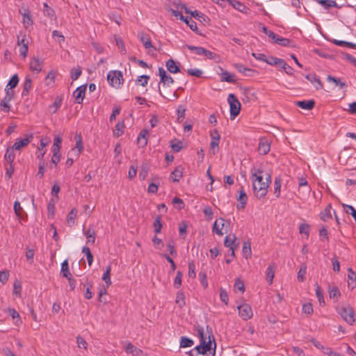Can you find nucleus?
I'll use <instances>...</instances> for the list:
<instances>
[{
    "label": "nucleus",
    "mask_w": 356,
    "mask_h": 356,
    "mask_svg": "<svg viewBox=\"0 0 356 356\" xmlns=\"http://www.w3.org/2000/svg\"><path fill=\"white\" fill-rule=\"evenodd\" d=\"M107 81L112 87L120 88L124 81L122 72L119 70L108 72L107 74Z\"/></svg>",
    "instance_id": "4"
},
{
    "label": "nucleus",
    "mask_w": 356,
    "mask_h": 356,
    "mask_svg": "<svg viewBox=\"0 0 356 356\" xmlns=\"http://www.w3.org/2000/svg\"><path fill=\"white\" fill-rule=\"evenodd\" d=\"M275 264H270L268 266V268L266 269V280L269 284H271L273 283V278L275 277Z\"/></svg>",
    "instance_id": "21"
},
{
    "label": "nucleus",
    "mask_w": 356,
    "mask_h": 356,
    "mask_svg": "<svg viewBox=\"0 0 356 356\" xmlns=\"http://www.w3.org/2000/svg\"><path fill=\"white\" fill-rule=\"evenodd\" d=\"M309 230H310V228L307 224L302 223L300 225L299 233L300 234H305L307 238H308V236L309 235Z\"/></svg>",
    "instance_id": "54"
},
{
    "label": "nucleus",
    "mask_w": 356,
    "mask_h": 356,
    "mask_svg": "<svg viewBox=\"0 0 356 356\" xmlns=\"http://www.w3.org/2000/svg\"><path fill=\"white\" fill-rule=\"evenodd\" d=\"M34 250L30 248H26V258L29 261L30 264L33 263Z\"/></svg>",
    "instance_id": "60"
},
{
    "label": "nucleus",
    "mask_w": 356,
    "mask_h": 356,
    "mask_svg": "<svg viewBox=\"0 0 356 356\" xmlns=\"http://www.w3.org/2000/svg\"><path fill=\"white\" fill-rule=\"evenodd\" d=\"M111 270V265H108L106 268V271L102 275V280L104 281L107 286H109L111 284V280L110 277Z\"/></svg>",
    "instance_id": "37"
},
{
    "label": "nucleus",
    "mask_w": 356,
    "mask_h": 356,
    "mask_svg": "<svg viewBox=\"0 0 356 356\" xmlns=\"http://www.w3.org/2000/svg\"><path fill=\"white\" fill-rule=\"evenodd\" d=\"M22 291V285L19 281H15L13 286V293L20 296Z\"/></svg>",
    "instance_id": "63"
},
{
    "label": "nucleus",
    "mask_w": 356,
    "mask_h": 356,
    "mask_svg": "<svg viewBox=\"0 0 356 356\" xmlns=\"http://www.w3.org/2000/svg\"><path fill=\"white\" fill-rule=\"evenodd\" d=\"M83 234L86 236L87 238V243H91L94 244L95 242V232L93 229L91 227H89L88 229L85 230V229H83Z\"/></svg>",
    "instance_id": "23"
},
{
    "label": "nucleus",
    "mask_w": 356,
    "mask_h": 356,
    "mask_svg": "<svg viewBox=\"0 0 356 356\" xmlns=\"http://www.w3.org/2000/svg\"><path fill=\"white\" fill-rule=\"evenodd\" d=\"M62 104V99L60 98H56L54 102L49 106V111L52 113H56L58 109L60 107Z\"/></svg>",
    "instance_id": "47"
},
{
    "label": "nucleus",
    "mask_w": 356,
    "mask_h": 356,
    "mask_svg": "<svg viewBox=\"0 0 356 356\" xmlns=\"http://www.w3.org/2000/svg\"><path fill=\"white\" fill-rule=\"evenodd\" d=\"M8 313L13 320H15V324L19 325L22 323V321L18 312L13 308L8 309Z\"/></svg>",
    "instance_id": "32"
},
{
    "label": "nucleus",
    "mask_w": 356,
    "mask_h": 356,
    "mask_svg": "<svg viewBox=\"0 0 356 356\" xmlns=\"http://www.w3.org/2000/svg\"><path fill=\"white\" fill-rule=\"evenodd\" d=\"M291 41L289 39L279 36L275 43L282 47H289L291 45Z\"/></svg>",
    "instance_id": "57"
},
{
    "label": "nucleus",
    "mask_w": 356,
    "mask_h": 356,
    "mask_svg": "<svg viewBox=\"0 0 356 356\" xmlns=\"http://www.w3.org/2000/svg\"><path fill=\"white\" fill-rule=\"evenodd\" d=\"M348 286L354 289L356 286V273L351 269H348Z\"/></svg>",
    "instance_id": "29"
},
{
    "label": "nucleus",
    "mask_w": 356,
    "mask_h": 356,
    "mask_svg": "<svg viewBox=\"0 0 356 356\" xmlns=\"http://www.w3.org/2000/svg\"><path fill=\"white\" fill-rule=\"evenodd\" d=\"M327 81L329 82H333L336 86H339L340 88L346 86L345 83L342 82L340 79L332 76L331 75L327 76Z\"/></svg>",
    "instance_id": "49"
},
{
    "label": "nucleus",
    "mask_w": 356,
    "mask_h": 356,
    "mask_svg": "<svg viewBox=\"0 0 356 356\" xmlns=\"http://www.w3.org/2000/svg\"><path fill=\"white\" fill-rule=\"evenodd\" d=\"M196 330L200 339V343L193 349L195 355L202 354L206 356H214L216 344L211 327L207 325L205 330L203 327L197 325Z\"/></svg>",
    "instance_id": "1"
},
{
    "label": "nucleus",
    "mask_w": 356,
    "mask_h": 356,
    "mask_svg": "<svg viewBox=\"0 0 356 356\" xmlns=\"http://www.w3.org/2000/svg\"><path fill=\"white\" fill-rule=\"evenodd\" d=\"M316 297L318 300L320 305L324 304L325 301H324L323 291H321V287L318 286L316 289Z\"/></svg>",
    "instance_id": "62"
},
{
    "label": "nucleus",
    "mask_w": 356,
    "mask_h": 356,
    "mask_svg": "<svg viewBox=\"0 0 356 356\" xmlns=\"http://www.w3.org/2000/svg\"><path fill=\"white\" fill-rule=\"evenodd\" d=\"M221 81L227 83H234L236 82L235 75L226 70H222L220 74Z\"/></svg>",
    "instance_id": "19"
},
{
    "label": "nucleus",
    "mask_w": 356,
    "mask_h": 356,
    "mask_svg": "<svg viewBox=\"0 0 356 356\" xmlns=\"http://www.w3.org/2000/svg\"><path fill=\"white\" fill-rule=\"evenodd\" d=\"M318 3L326 9L337 6L336 1L334 0H318Z\"/></svg>",
    "instance_id": "40"
},
{
    "label": "nucleus",
    "mask_w": 356,
    "mask_h": 356,
    "mask_svg": "<svg viewBox=\"0 0 356 356\" xmlns=\"http://www.w3.org/2000/svg\"><path fill=\"white\" fill-rule=\"evenodd\" d=\"M76 138V148L78 149L79 154L81 153L83 149V145L82 144V140L81 135H78L75 137Z\"/></svg>",
    "instance_id": "61"
},
{
    "label": "nucleus",
    "mask_w": 356,
    "mask_h": 356,
    "mask_svg": "<svg viewBox=\"0 0 356 356\" xmlns=\"http://www.w3.org/2000/svg\"><path fill=\"white\" fill-rule=\"evenodd\" d=\"M194 344L193 340L186 337H181L180 339V348L191 347Z\"/></svg>",
    "instance_id": "38"
},
{
    "label": "nucleus",
    "mask_w": 356,
    "mask_h": 356,
    "mask_svg": "<svg viewBox=\"0 0 356 356\" xmlns=\"http://www.w3.org/2000/svg\"><path fill=\"white\" fill-rule=\"evenodd\" d=\"M148 136L149 132L146 129H143L138 134L137 143L140 147H144L147 145Z\"/></svg>",
    "instance_id": "15"
},
{
    "label": "nucleus",
    "mask_w": 356,
    "mask_h": 356,
    "mask_svg": "<svg viewBox=\"0 0 356 356\" xmlns=\"http://www.w3.org/2000/svg\"><path fill=\"white\" fill-rule=\"evenodd\" d=\"M32 88V79L29 76H26L25 79L23 83V90L22 92V96H28L30 92V90Z\"/></svg>",
    "instance_id": "17"
},
{
    "label": "nucleus",
    "mask_w": 356,
    "mask_h": 356,
    "mask_svg": "<svg viewBox=\"0 0 356 356\" xmlns=\"http://www.w3.org/2000/svg\"><path fill=\"white\" fill-rule=\"evenodd\" d=\"M229 3L236 10L241 13H247L249 10L246 6L237 0H230Z\"/></svg>",
    "instance_id": "26"
},
{
    "label": "nucleus",
    "mask_w": 356,
    "mask_h": 356,
    "mask_svg": "<svg viewBox=\"0 0 356 356\" xmlns=\"http://www.w3.org/2000/svg\"><path fill=\"white\" fill-rule=\"evenodd\" d=\"M182 176L183 168L181 166H178L171 172L170 179L174 182H177L182 177Z\"/></svg>",
    "instance_id": "22"
},
{
    "label": "nucleus",
    "mask_w": 356,
    "mask_h": 356,
    "mask_svg": "<svg viewBox=\"0 0 356 356\" xmlns=\"http://www.w3.org/2000/svg\"><path fill=\"white\" fill-rule=\"evenodd\" d=\"M306 79L309 80L316 90L322 89L323 86L319 78L314 74H309L306 75Z\"/></svg>",
    "instance_id": "18"
},
{
    "label": "nucleus",
    "mask_w": 356,
    "mask_h": 356,
    "mask_svg": "<svg viewBox=\"0 0 356 356\" xmlns=\"http://www.w3.org/2000/svg\"><path fill=\"white\" fill-rule=\"evenodd\" d=\"M191 15L194 17H195L196 19H199L200 21H205L206 20V15H204L203 13L197 11V10H194L193 12H191Z\"/></svg>",
    "instance_id": "64"
},
{
    "label": "nucleus",
    "mask_w": 356,
    "mask_h": 356,
    "mask_svg": "<svg viewBox=\"0 0 356 356\" xmlns=\"http://www.w3.org/2000/svg\"><path fill=\"white\" fill-rule=\"evenodd\" d=\"M227 102L230 108V118L234 119L240 113L241 103L234 94H229L227 97Z\"/></svg>",
    "instance_id": "5"
},
{
    "label": "nucleus",
    "mask_w": 356,
    "mask_h": 356,
    "mask_svg": "<svg viewBox=\"0 0 356 356\" xmlns=\"http://www.w3.org/2000/svg\"><path fill=\"white\" fill-rule=\"evenodd\" d=\"M154 228L156 234H159L161 232L162 229V223H161V218L160 216H157L154 222Z\"/></svg>",
    "instance_id": "51"
},
{
    "label": "nucleus",
    "mask_w": 356,
    "mask_h": 356,
    "mask_svg": "<svg viewBox=\"0 0 356 356\" xmlns=\"http://www.w3.org/2000/svg\"><path fill=\"white\" fill-rule=\"evenodd\" d=\"M238 200L241 204V208L243 209L245 207L248 201L247 195L243 189L240 191Z\"/></svg>",
    "instance_id": "39"
},
{
    "label": "nucleus",
    "mask_w": 356,
    "mask_h": 356,
    "mask_svg": "<svg viewBox=\"0 0 356 356\" xmlns=\"http://www.w3.org/2000/svg\"><path fill=\"white\" fill-rule=\"evenodd\" d=\"M18 83L19 77L17 74H14L10 79L8 83L6 86V89H10V90H13V88H15Z\"/></svg>",
    "instance_id": "43"
},
{
    "label": "nucleus",
    "mask_w": 356,
    "mask_h": 356,
    "mask_svg": "<svg viewBox=\"0 0 356 356\" xmlns=\"http://www.w3.org/2000/svg\"><path fill=\"white\" fill-rule=\"evenodd\" d=\"M149 79V76L142 75L137 78V79L136 80V82L137 83L141 85L142 86H145L147 84Z\"/></svg>",
    "instance_id": "55"
},
{
    "label": "nucleus",
    "mask_w": 356,
    "mask_h": 356,
    "mask_svg": "<svg viewBox=\"0 0 356 356\" xmlns=\"http://www.w3.org/2000/svg\"><path fill=\"white\" fill-rule=\"evenodd\" d=\"M235 240H236V236L234 235H233V236L228 235L225 238L224 244L226 247L232 248L235 247L234 246Z\"/></svg>",
    "instance_id": "46"
},
{
    "label": "nucleus",
    "mask_w": 356,
    "mask_h": 356,
    "mask_svg": "<svg viewBox=\"0 0 356 356\" xmlns=\"http://www.w3.org/2000/svg\"><path fill=\"white\" fill-rule=\"evenodd\" d=\"M77 215V210L72 209L67 216V223L68 226L72 227L75 223V218Z\"/></svg>",
    "instance_id": "30"
},
{
    "label": "nucleus",
    "mask_w": 356,
    "mask_h": 356,
    "mask_svg": "<svg viewBox=\"0 0 356 356\" xmlns=\"http://www.w3.org/2000/svg\"><path fill=\"white\" fill-rule=\"evenodd\" d=\"M81 73L82 71L80 67H74L71 70L70 77L72 79V81H75L79 79Z\"/></svg>",
    "instance_id": "50"
},
{
    "label": "nucleus",
    "mask_w": 356,
    "mask_h": 356,
    "mask_svg": "<svg viewBox=\"0 0 356 356\" xmlns=\"http://www.w3.org/2000/svg\"><path fill=\"white\" fill-rule=\"evenodd\" d=\"M182 273L180 271L177 273V275L175 278L173 286L175 289H179L181 285Z\"/></svg>",
    "instance_id": "56"
},
{
    "label": "nucleus",
    "mask_w": 356,
    "mask_h": 356,
    "mask_svg": "<svg viewBox=\"0 0 356 356\" xmlns=\"http://www.w3.org/2000/svg\"><path fill=\"white\" fill-rule=\"evenodd\" d=\"M189 27L190 29L195 32L198 33V28L197 26V24L193 19L190 17H186V18L183 20Z\"/></svg>",
    "instance_id": "34"
},
{
    "label": "nucleus",
    "mask_w": 356,
    "mask_h": 356,
    "mask_svg": "<svg viewBox=\"0 0 356 356\" xmlns=\"http://www.w3.org/2000/svg\"><path fill=\"white\" fill-rule=\"evenodd\" d=\"M275 191L274 193L277 197L280 196L282 186V179L280 177H276L274 181Z\"/></svg>",
    "instance_id": "33"
},
{
    "label": "nucleus",
    "mask_w": 356,
    "mask_h": 356,
    "mask_svg": "<svg viewBox=\"0 0 356 356\" xmlns=\"http://www.w3.org/2000/svg\"><path fill=\"white\" fill-rule=\"evenodd\" d=\"M329 295L330 298H333L335 300H338L341 296L339 289L336 286L329 287Z\"/></svg>",
    "instance_id": "44"
},
{
    "label": "nucleus",
    "mask_w": 356,
    "mask_h": 356,
    "mask_svg": "<svg viewBox=\"0 0 356 356\" xmlns=\"http://www.w3.org/2000/svg\"><path fill=\"white\" fill-rule=\"evenodd\" d=\"M235 69H236L240 73L243 74L245 76H251L254 72V70L245 67L243 65L240 63H235L234 65Z\"/></svg>",
    "instance_id": "24"
},
{
    "label": "nucleus",
    "mask_w": 356,
    "mask_h": 356,
    "mask_svg": "<svg viewBox=\"0 0 356 356\" xmlns=\"http://www.w3.org/2000/svg\"><path fill=\"white\" fill-rule=\"evenodd\" d=\"M251 246L249 242H245L243 245V254L244 257L247 259L251 255Z\"/></svg>",
    "instance_id": "52"
},
{
    "label": "nucleus",
    "mask_w": 356,
    "mask_h": 356,
    "mask_svg": "<svg viewBox=\"0 0 356 356\" xmlns=\"http://www.w3.org/2000/svg\"><path fill=\"white\" fill-rule=\"evenodd\" d=\"M141 42L146 49L149 51L155 50V48L152 46L150 38L147 35L141 37Z\"/></svg>",
    "instance_id": "36"
},
{
    "label": "nucleus",
    "mask_w": 356,
    "mask_h": 356,
    "mask_svg": "<svg viewBox=\"0 0 356 356\" xmlns=\"http://www.w3.org/2000/svg\"><path fill=\"white\" fill-rule=\"evenodd\" d=\"M125 350L127 353L131 354L133 356H146L141 349L136 347L130 342L125 346Z\"/></svg>",
    "instance_id": "12"
},
{
    "label": "nucleus",
    "mask_w": 356,
    "mask_h": 356,
    "mask_svg": "<svg viewBox=\"0 0 356 356\" xmlns=\"http://www.w3.org/2000/svg\"><path fill=\"white\" fill-rule=\"evenodd\" d=\"M220 300L224 302L226 305L228 304L229 297L225 289H220Z\"/></svg>",
    "instance_id": "59"
},
{
    "label": "nucleus",
    "mask_w": 356,
    "mask_h": 356,
    "mask_svg": "<svg viewBox=\"0 0 356 356\" xmlns=\"http://www.w3.org/2000/svg\"><path fill=\"white\" fill-rule=\"evenodd\" d=\"M175 302L180 308L185 305V297L183 292L178 291L177 293Z\"/></svg>",
    "instance_id": "48"
},
{
    "label": "nucleus",
    "mask_w": 356,
    "mask_h": 356,
    "mask_svg": "<svg viewBox=\"0 0 356 356\" xmlns=\"http://www.w3.org/2000/svg\"><path fill=\"white\" fill-rule=\"evenodd\" d=\"M6 95L0 102L1 110L5 113H8L10 111V102L13 99L14 97V91L10 90V89H5Z\"/></svg>",
    "instance_id": "6"
},
{
    "label": "nucleus",
    "mask_w": 356,
    "mask_h": 356,
    "mask_svg": "<svg viewBox=\"0 0 356 356\" xmlns=\"http://www.w3.org/2000/svg\"><path fill=\"white\" fill-rule=\"evenodd\" d=\"M14 151L15 149H13L12 147H9L7 148L6 154L4 155L5 160L10 164H12L15 159Z\"/></svg>",
    "instance_id": "28"
},
{
    "label": "nucleus",
    "mask_w": 356,
    "mask_h": 356,
    "mask_svg": "<svg viewBox=\"0 0 356 356\" xmlns=\"http://www.w3.org/2000/svg\"><path fill=\"white\" fill-rule=\"evenodd\" d=\"M225 220L223 218L217 219L213 224V232L219 236H222V228L225 226Z\"/></svg>",
    "instance_id": "16"
},
{
    "label": "nucleus",
    "mask_w": 356,
    "mask_h": 356,
    "mask_svg": "<svg viewBox=\"0 0 356 356\" xmlns=\"http://www.w3.org/2000/svg\"><path fill=\"white\" fill-rule=\"evenodd\" d=\"M337 312L348 324L353 325L355 321V311L350 305H344L339 307Z\"/></svg>",
    "instance_id": "3"
},
{
    "label": "nucleus",
    "mask_w": 356,
    "mask_h": 356,
    "mask_svg": "<svg viewBox=\"0 0 356 356\" xmlns=\"http://www.w3.org/2000/svg\"><path fill=\"white\" fill-rule=\"evenodd\" d=\"M165 66L167 67V70L170 73L175 74L180 71L179 66L176 64L175 61L172 58L167 60Z\"/></svg>",
    "instance_id": "27"
},
{
    "label": "nucleus",
    "mask_w": 356,
    "mask_h": 356,
    "mask_svg": "<svg viewBox=\"0 0 356 356\" xmlns=\"http://www.w3.org/2000/svg\"><path fill=\"white\" fill-rule=\"evenodd\" d=\"M61 273L63 274V276L66 278L70 277V276L72 275L69 270L68 262L67 260H65L61 264Z\"/></svg>",
    "instance_id": "45"
},
{
    "label": "nucleus",
    "mask_w": 356,
    "mask_h": 356,
    "mask_svg": "<svg viewBox=\"0 0 356 356\" xmlns=\"http://www.w3.org/2000/svg\"><path fill=\"white\" fill-rule=\"evenodd\" d=\"M254 195L258 198L264 197L271 184V174L260 167H254L250 170Z\"/></svg>",
    "instance_id": "2"
},
{
    "label": "nucleus",
    "mask_w": 356,
    "mask_h": 356,
    "mask_svg": "<svg viewBox=\"0 0 356 356\" xmlns=\"http://www.w3.org/2000/svg\"><path fill=\"white\" fill-rule=\"evenodd\" d=\"M277 62L282 63V58H276V57H274V56H270L268 57L266 56V61H265V63H268V65H278Z\"/></svg>",
    "instance_id": "53"
},
{
    "label": "nucleus",
    "mask_w": 356,
    "mask_h": 356,
    "mask_svg": "<svg viewBox=\"0 0 356 356\" xmlns=\"http://www.w3.org/2000/svg\"><path fill=\"white\" fill-rule=\"evenodd\" d=\"M30 143L31 139L29 137L18 138L11 147L16 151H20L22 148L26 147Z\"/></svg>",
    "instance_id": "13"
},
{
    "label": "nucleus",
    "mask_w": 356,
    "mask_h": 356,
    "mask_svg": "<svg viewBox=\"0 0 356 356\" xmlns=\"http://www.w3.org/2000/svg\"><path fill=\"white\" fill-rule=\"evenodd\" d=\"M62 139L59 136H54V143L51 147L52 152H60L61 147Z\"/></svg>",
    "instance_id": "31"
},
{
    "label": "nucleus",
    "mask_w": 356,
    "mask_h": 356,
    "mask_svg": "<svg viewBox=\"0 0 356 356\" xmlns=\"http://www.w3.org/2000/svg\"><path fill=\"white\" fill-rule=\"evenodd\" d=\"M296 105L304 110H312L315 105V102L312 99L307 101H298L296 102Z\"/></svg>",
    "instance_id": "20"
},
{
    "label": "nucleus",
    "mask_w": 356,
    "mask_h": 356,
    "mask_svg": "<svg viewBox=\"0 0 356 356\" xmlns=\"http://www.w3.org/2000/svg\"><path fill=\"white\" fill-rule=\"evenodd\" d=\"M86 85H82L74 91L73 97L76 104H81L83 102L86 92Z\"/></svg>",
    "instance_id": "10"
},
{
    "label": "nucleus",
    "mask_w": 356,
    "mask_h": 356,
    "mask_svg": "<svg viewBox=\"0 0 356 356\" xmlns=\"http://www.w3.org/2000/svg\"><path fill=\"white\" fill-rule=\"evenodd\" d=\"M270 144L266 140H260L258 147V151L261 154H266L270 151Z\"/></svg>",
    "instance_id": "25"
},
{
    "label": "nucleus",
    "mask_w": 356,
    "mask_h": 356,
    "mask_svg": "<svg viewBox=\"0 0 356 356\" xmlns=\"http://www.w3.org/2000/svg\"><path fill=\"white\" fill-rule=\"evenodd\" d=\"M186 48L189 49L191 52L198 56H202L204 48L202 47H196L193 45L186 44Z\"/></svg>",
    "instance_id": "35"
},
{
    "label": "nucleus",
    "mask_w": 356,
    "mask_h": 356,
    "mask_svg": "<svg viewBox=\"0 0 356 356\" xmlns=\"http://www.w3.org/2000/svg\"><path fill=\"white\" fill-rule=\"evenodd\" d=\"M124 127V124L123 122H118L113 130V135L115 137H119L123 134V130Z\"/></svg>",
    "instance_id": "41"
},
{
    "label": "nucleus",
    "mask_w": 356,
    "mask_h": 356,
    "mask_svg": "<svg viewBox=\"0 0 356 356\" xmlns=\"http://www.w3.org/2000/svg\"><path fill=\"white\" fill-rule=\"evenodd\" d=\"M159 75L161 79L160 83H163L164 86H170L172 83H173V78L168 75L162 67L159 68Z\"/></svg>",
    "instance_id": "11"
},
{
    "label": "nucleus",
    "mask_w": 356,
    "mask_h": 356,
    "mask_svg": "<svg viewBox=\"0 0 356 356\" xmlns=\"http://www.w3.org/2000/svg\"><path fill=\"white\" fill-rule=\"evenodd\" d=\"M187 72L191 76H196V77H201L203 74L202 70L197 68H193V69H188L187 70Z\"/></svg>",
    "instance_id": "58"
},
{
    "label": "nucleus",
    "mask_w": 356,
    "mask_h": 356,
    "mask_svg": "<svg viewBox=\"0 0 356 356\" xmlns=\"http://www.w3.org/2000/svg\"><path fill=\"white\" fill-rule=\"evenodd\" d=\"M237 309L240 317L244 321H248L253 316L252 307L248 304H242L238 306Z\"/></svg>",
    "instance_id": "7"
},
{
    "label": "nucleus",
    "mask_w": 356,
    "mask_h": 356,
    "mask_svg": "<svg viewBox=\"0 0 356 356\" xmlns=\"http://www.w3.org/2000/svg\"><path fill=\"white\" fill-rule=\"evenodd\" d=\"M44 65V60L38 57H33L30 60L29 67L31 71L39 73L42 71Z\"/></svg>",
    "instance_id": "9"
},
{
    "label": "nucleus",
    "mask_w": 356,
    "mask_h": 356,
    "mask_svg": "<svg viewBox=\"0 0 356 356\" xmlns=\"http://www.w3.org/2000/svg\"><path fill=\"white\" fill-rule=\"evenodd\" d=\"M298 185L300 188H302V189H299V193H302L303 195H307L310 193L311 188L308 186V182L305 178H299Z\"/></svg>",
    "instance_id": "14"
},
{
    "label": "nucleus",
    "mask_w": 356,
    "mask_h": 356,
    "mask_svg": "<svg viewBox=\"0 0 356 356\" xmlns=\"http://www.w3.org/2000/svg\"><path fill=\"white\" fill-rule=\"evenodd\" d=\"M23 17V24L27 27L33 24L31 16L29 10H25L24 13H22Z\"/></svg>",
    "instance_id": "42"
},
{
    "label": "nucleus",
    "mask_w": 356,
    "mask_h": 356,
    "mask_svg": "<svg viewBox=\"0 0 356 356\" xmlns=\"http://www.w3.org/2000/svg\"><path fill=\"white\" fill-rule=\"evenodd\" d=\"M29 43V41L28 38H26V35H24L22 39H19V36L17 37V44L19 47V54L23 58H25L27 56Z\"/></svg>",
    "instance_id": "8"
}]
</instances>
